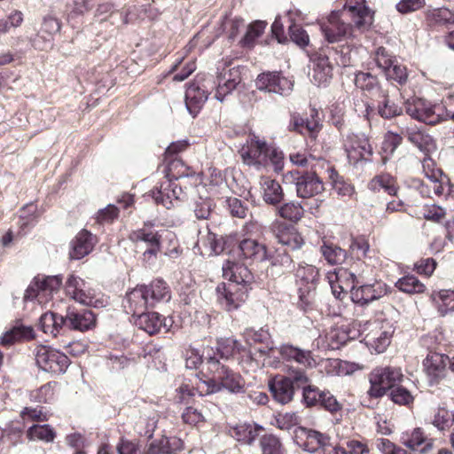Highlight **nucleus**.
I'll return each mask as SVG.
<instances>
[{
    "label": "nucleus",
    "instance_id": "f257e3e1",
    "mask_svg": "<svg viewBox=\"0 0 454 454\" xmlns=\"http://www.w3.org/2000/svg\"><path fill=\"white\" fill-rule=\"evenodd\" d=\"M223 277L228 283H221L216 287L218 300L226 310L238 309L246 301L253 283V274L242 264L227 261L223 264Z\"/></svg>",
    "mask_w": 454,
    "mask_h": 454
},
{
    "label": "nucleus",
    "instance_id": "f03ea898",
    "mask_svg": "<svg viewBox=\"0 0 454 454\" xmlns=\"http://www.w3.org/2000/svg\"><path fill=\"white\" fill-rule=\"evenodd\" d=\"M206 359L207 371L212 374V378L203 382L207 388L200 390V395L217 393L223 388L231 393L243 391L245 383L239 373L222 364L215 356L208 354Z\"/></svg>",
    "mask_w": 454,
    "mask_h": 454
},
{
    "label": "nucleus",
    "instance_id": "7ed1b4c3",
    "mask_svg": "<svg viewBox=\"0 0 454 454\" xmlns=\"http://www.w3.org/2000/svg\"><path fill=\"white\" fill-rule=\"evenodd\" d=\"M403 105L408 115L427 125H436L446 121L449 116V111L443 105L434 104L422 98H410Z\"/></svg>",
    "mask_w": 454,
    "mask_h": 454
},
{
    "label": "nucleus",
    "instance_id": "20e7f679",
    "mask_svg": "<svg viewBox=\"0 0 454 454\" xmlns=\"http://www.w3.org/2000/svg\"><path fill=\"white\" fill-rule=\"evenodd\" d=\"M403 105L408 115L427 125H436L446 121L449 116V111L443 105L434 104L422 98H410Z\"/></svg>",
    "mask_w": 454,
    "mask_h": 454
},
{
    "label": "nucleus",
    "instance_id": "39448f33",
    "mask_svg": "<svg viewBox=\"0 0 454 454\" xmlns=\"http://www.w3.org/2000/svg\"><path fill=\"white\" fill-rule=\"evenodd\" d=\"M340 50L335 47H326L323 52L317 53L311 59L313 61L312 81L318 86L327 84L333 76V67L329 58H334L337 65L346 67L349 59Z\"/></svg>",
    "mask_w": 454,
    "mask_h": 454
},
{
    "label": "nucleus",
    "instance_id": "423d86ee",
    "mask_svg": "<svg viewBox=\"0 0 454 454\" xmlns=\"http://www.w3.org/2000/svg\"><path fill=\"white\" fill-rule=\"evenodd\" d=\"M162 233L154 229L151 221L145 222L143 227L129 232V239L134 244L144 243L146 249L143 252V260L153 263L155 262L161 248Z\"/></svg>",
    "mask_w": 454,
    "mask_h": 454
},
{
    "label": "nucleus",
    "instance_id": "0eeeda50",
    "mask_svg": "<svg viewBox=\"0 0 454 454\" xmlns=\"http://www.w3.org/2000/svg\"><path fill=\"white\" fill-rule=\"evenodd\" d=\"M215 80L212 75H199L188 86L185 91V106L189 113L196 116L209 93L215 90Z\"/></svg>",
    "mask_w": 454,
    "mask_h": 454
},
{
    "label": "nucleus",
    "instance_id": "6e6552de",
    "mask_svg": "<svg viewBox=\"0 0 454 454\" xmlns=\"http://www.w3.org/2000/svg\"><path fill=\"white\" fill-rule=\"evenodd\" d=\"M64 289L67 296L81 304L95 308L106 306L105 299L96 297L94 291L88 287L85 280L74 274L67 277Z\"/></svg>",
    "mask_w": 454,
    "mask_h": 454
},
{
    "label": "nucleus",
    "instance_id": "1a4fd4ad",
    "mask_svg": "<svg viewBox=\"0 0 454 454\" xmlns=\"http://www.w3.org/2000/svg\"><path fill=\"white\" fill-rule=\"evenodd\" d=\"M400 369L393 367L375 368L370 374L371 387L368 394L372 397H381L387 390H391L402 380Z\"/></svg>",
    "mask_w": 454,
    "mask_h": 454
},
{
    "label": "nucleus",
    "instance_id": "9d476101",
    "mask_svg": "<svg viewBox=\"0 0 454 454\" xmlns=\"http://www.w3.org/2000/svg\"><path fill=\"white\" fill-rule=\"evenodd\" d=\"M343 149L350 163L372 161L373 148L364 133H348L342 140Z\"/></svg>",
    "mask_w": 454,
    "mask_h": 454
},
{
    "label": "nucleus",
    "instance_id": "9b49d317",
    "mask_svg": "<svg viewBox=\"0 0 454 454\" xmlns=\"http://www.w3.org/2000/svg\"><path fill=\"white\" fill-rule=\"evenodd\" d=\"M35 356L37 366L47 372L63 373L70 364V360L67 355L47 346L37 347Z\"/></svg>",
    "mask_w": 454,
    "mask_h": 454
},
{
    "label": "nucleus",
    "instance_id": "f8f14e48",
    "mask_svg": "<svg viewBox=\"0 0 454 454\" xmlns=\"http://www.w3.org/2000/svg\"><path fill=\"white\" fill-rule=\"evenodd\" d=\"M270 348L268 346H260L258 348H254V350L251 348L247 349L243 347L236 339L228 337V338H221L217 340V354L221 358L230 359L233 357L236 354L241 355L242 359H246V361L252 362L255 360V356L257 353L260 356H264Z\"/></svg>",
    "mask_w": 454,
    "mask_h": 454
},
{
    "label": "nucleus",
    "instance_id": "ddd939ff",
    "mask_svg": "<svg viewBox=\"0 0 454 454\" xmlns=\"http://www.w3.org/2000/svg\"><path fill=\"white\" fill-rule=\"evenodd\" d=\"M288 128L291 131H295L315 139L323 129V121L319 117L317 109L312 107L309 110V114H307L305 117L298 113L291 114Z\"/></svg>",
    "mask_w": 454,
    "mask_h": 454
},
{
    "label": "nucleus",
    "instance_id": "4468645a",
    "mask_svg": "<svg viewBox=\"0 0 454 454\" xmlns=\"http://www.w3.org/2000/svg\"><path fill=\"white\" fill-rule=\"evenodd\" d=\"M286 180L289 182L288 190L295 191L301 198H310L324 191L323 182L309 173L295 177L293 171H288Z\"/></svg>",
    "mask_w": 454,
    "mask_h": 454
},
{
    "label": "nucleus",
    "instance_id": "2eb2a0df",
    "mask_svg": "<svg viewBox=\"0 0 454 454\" xmlns=\"http://www.w3.org/2000/svg\"><path fill=\"white\" fill-rule=\"evenodd\" d=\"M294 275L297 280L309 285L305 291H302L301 287L299 288L301 294L298 306L301 310L306 312L309 309H310L311 306L310 291L311 288H314L315 286V283L319 276V271L313 265L299 264L298 268L295 270Z\"/></svg>",
    "mask_w": 454,
    "mask_h": 454
},
{
    "label": "nucleus",
    "instance_id": "dca6fc26",
    "mask_svg": "<svg viewBox=\"0 0 454 454\" xmlns=\"http://www.w3.org/2000/svg\"><path fill=\"white\" fill-rule=\"evenodd\" d=\"M450 357L444 354L429 351L423 361L424 370L431 385L438 384L448 373Z\"/></svg>",
    "mask_w": 454,
    "mask_h": 454
},
{
    "label": "nucleus",
    "instance_id": "f3484780",
    "mask_svg": "<svg viewBox=\"0 0 454 454\" xmlns=\"http://www.w3.org/2000/svg\"><path fill=\"white\" fill-rule=\"evenodd\" d=\"M65 327L69 330L85 332L96 325V316L89 309L68 307L64 316Z\"/></svg>",
    "mask_w": 454,
    "mask_h": 454
},
{
    "label": "nucleus",
    "instance_id": "a211bd4d",
    "mask_svg": "<svg viewBox=\"0 0 454 454\" xmlns=\"http://www.w3.org/2000/svg\"><path fill=\"white\" fill-rule=\"evenodd\" d=\"M371 330L364 337V342L367 347L376 353H383L391 341L393 331L391 326L387 324L374 322L370 325Z\"/></svg>",
    "mask_w": 454,
    "mask_h": 454
},
{
    "label": "nucleus",
    "instance_id": "6ab92c4d",
    "mask_svg": "<svg viewBox=\"0 0 454 454\" xmlns=\"http://www.w3.org/2000/svg\"><path fill=\"white\" fill-rule=\"evenodd\" d=\"M306 369L286 364V403L294 399L295 391L302 390L310 382Z\"/></svg>",
    "mask_w": 454,
    "mask_h": 454
},
{
    "label": "nucleus",
    "instance_id": "aec40b11",
    "mask_svg": "<svg viewBox=\"0 0 454 454\" xmlns=\"http://www.w3.org/2000/svg\"><path fill=\"white\" fill-rule=\"evenodd\" d=\"M241 82V76L238 68L223 69L215 81V98L223 102L224 98L233 91L237 85Z\"/></svg>",
    "mask_w": 454,
    "mask_h": 454
},
{
    "label": "nucleus",
    "instance_id": "412c9836",
    "mask_svg": "<svg viewBox=\"0 0 454 454\" xmlns=\"http://www.w3.org/2000/svg\"><path fill=\"white\" fill-rule=\"evenodd\" d=\"M184 195L183 189L172 180H167L157 192H153L155 202L163 205L168 209L175 206L174 201L183 200Z\"/></svg>",
    "mask_w": 454,
    "mask_h": 454
},
{
    "label": "nucleus",
    "instance_id": "4be33fe9",
    "mask_svg": "<svg viewBox=\"0 0 454 454\" xmlns=\"http://www.w3.org/2000/svg\"><path fill=\"white\" fill-rule=\"evenodd\" d=\"M349 24L340 20L339 12H333L327 21L321 25V30L328 43H336L346 36Z\"/></svg>",
    "mask_w": 454,
    "mask_h": 454
},
{
    "label": "nucleus",
    "instance_id": "5701e85b",
    "mask_svg": "<svg viewBox=\"0 0 454 454\" xmlns=\"http://www.w3.org/2000/svg\"><path fill=\"white\" fill-rule=\"evenodd\" d=\"M268 145L260 140L257 137L253 136L247 145H244L239 150V154L245 164L255 165L264 161L265 153Z\"/></svg>",
    "mask_w": 454,
    "mask_h": 454
},
{
    "label": "nucleus",
    "instance_id": "b1692460",
    "mask_svg": "<svg viewBox=\"0 0 454 454\" xmlns=\"http://www.w3.org/2000/svg\"><path fill=\"white\" fill-rule=\"evenodd\" d=\"M400 441L410 450L421 453L430 451L434 445V440L427 438L419 427L413 429L411 432H403Z\"/></svg>",
    "mask_w": 454,
    "mask_h": 454
},
{
    "label": "nucleus",
    "instance_id": "393cba45",
    "mask_svg": "<svg viewBox=\"0 0 454 454\" xmlns=\"http://www.w3.org/2000/svg\"><path fill=\"white\" fill-rule=\"evenodd\" d=\"M150 303L145 286H140L127 294L124 308L134 317H137L150 306Z\"/></svg>",
    "mask_w": 454,
    "mask_h": 454
},
{
    "label": "nucleus",
    "instance_id": "a878e982",
    "mask_svg": "<svg viewBox=\"0 0 454 454\" xmlns=\"http://www.w3.org/2000/svg\"><path fill=\"white\" fill-rule=\"evenodd\" d=\"M386 294L383 284L375 283L372 285H363L352 291V301L360 305L368 304L371 301L380 299Z\"/></svg>",
    "mask_w": 454,
    "mask_h": 454
},
{
    "label": "nucleus",
    "instance_id": "bb28decb",
    "mask_svg": "<svg viewBox=\"0 0 454 454\" xmlns=\"http://www.w3.org/2000/svg\"><path fill=\"white\" fill-rule=\"evenodd\" d=\"M93 246V235L87 230H82L71 243L70 258L73 260L82 259L92 251Z\"/></svg>",
    "mask_w": 454,
    "mask_h": 454
},
{
    "label": "nucleus",
    "instance_id": "cd10ccee",
    "mask_svg": "<svg viewBox=\"0 0 454 454\" xmlns=\"http://www.w3.org/2000/svg\"><path fill=\"white\" fill-rule=\"evenodd\" d=\"M184 449V442L176 437L163 436L151 442L145 454H176Z\"/></svg>",
    "mask_w": 454,
    "mask_h": 454
},
{
    "label": "nucleus",
    "instance_id": "c85d7f7f",
    "mask_svg": "<svg viewBox=\"0 0 454 454\" xmlns=\"http://www.w3.org/2000/svg\"><path fill=\"white\" fill-rule=\"evenodd\" d=\"M239 250L246 259L255 262H263L268 258L267 250L263 244L256 239L247 238L240 241Z\"/></svg>",
    "mask_w": 454,
    "mask_h": 454
},
{
    "label": "nucleus",
    "instance_id": "c756f323",
    "mask_svg": "<svg viewBox=\"0 0 454 454\" xmlns=\"http://www.w3.org/2000/svg\"><path fill=\"white\" fill-rule=\"evenodd\" d=\"M407 139L425 153H430L436 150L434 139L425 131L419 129H408Z\"/></svg>",
    "mask_w": 454,
    "mask_h": 454
},
{
    "label": "nucleus",
    "instance_id": "7c9ffc66",
    "mask_svg": "<svg viewBox=\"0 0 454 454\" xmlns=\"http://www.w3.org/2000/svg\"><path fill=\"white\" fill-rule=\"evenodd\" d=\"M292 363H296L304 368H311L314 366L315 360L309 350L286 344V364H292Z\"/></svg>",
    "mask_w": 454,
    "mask_h": 454
},
{
    "label": "nucleus",
    "instance_id": "2f4dec72",
    "mask_svg": "<svg viewBox=\"0 0 454 454\" xmlns=\"http://www.w3.org/2000/svg\"><path fill=\"white\" fill-rule=\"evenodd\" d=\"M136 325L150 335L157 333L166 323L157 312H143L136 319Z\"/></svg>",
    "mask_w": 454,
    "mask_h": 454
},
{
    "label": "nucleus",
    "instance_id": "473e14b6",
    "mask_svg": "<svg viewBox=\"0 0 454 454\" xmlns=\"http://www.w3.org/2000/svg\"><path fill=\"white\" fill-rule=\"evenodd\" d=\"M262 430V427L260 426L244 423L233 427L230 433L238 442L250 445L258 437Z\"/></svg>",
    "mask_w": 454,
    "mask_h": 454
},
{
    "label": "nucleus",
    "instance_id": "72a5a7b5",
    "mask_svg": "<svg viewBox=\"0 0 454 454\" xmlns=\"http://www.w3.org/2000/svg\"><path fill=\"white\" fill-rule=\"evenodd\" d=\"M319 250L324 259L330 265L342 264L347 258V252L344 249L325 238L322 239Z\"/></svg>",
    "mask_w": 454,
    "mask_h": 454
},
{
    "label": "nucleus",
    "instance_id": "f704fd0d",
    "mask_svg": "<svg viewBox=\"0 0 454 454\" xmlns=\"http://www.w3.org/2000/svg\"><path fill=\"white\" fill-rule=\"evenodd\" d=\"M39 326L44 333L57 336L65 327L64 316L55 312H46L39 319Z\"/></svg>",
    "mask_w": 454,
    "mask_h": 454
},
{
    "label": "nucleus",
    "instance_id": "c9c22d12",
    "mask_svg": "<svg viewBox=\"0 0 454 454\" xmlns=\"http://www.w3.org/2000/svg\"><path fill=\"white\" fill-rule=\"evenodd\" d=\"M34 337V329L31 326L19 325L7 331L0 338V343L3 346H10L17 341L32 340Z\"/></svg>",
    "mask_w": 454,
    "mask_h": 454
},
{
    "label": "nucleus",
    "instance_id": "e433bc0d",
    "mask_svg": "<svg viewBox=\"0 0 454 454\" xmlns=\"http://www.w3.org/2000/svg\"><path fill=\"white\" fill-rule=\"evenodd\" d=\"M343 12H348L356 27L360 30L368 29L372 24V17L369 8L365 5L345 6Z\"/></svg>",
    "mask_w": 454,
    "mask_h": 454
},
{
    "label": "nucleus",
    "instance_id": "4c0bfd02",
    "mask_svg": "<svg viewBox=\"0 0 454 454\" xmlns=\"http://www.w3.org/2000/svg\"><path fill=\"white\" fill-rule=\"evenodd\" d=\"M369 189L373 192L384 190L389 195H396L398 187L395 179L389 174H380L374 176L369 183Z\"/></svg>",
    "mask_w": 454,
    "mask_h": 454
},
{
    "label": "nucleus",
    "instance_id": "58836bf2",
    "mask_svg": "<svg viewBox=\"0 0 454 454\" xmlns=\"http://www.w3.org/2000/svg\"><path fill=\"white\" fill-rule=\"evenodd\" d=\"M403 107L394 98L384 94L377 106L379 115L384 119H392L403 114Z\"/></svg>",
    "mask_w": 454,
    "mask_h": 454
},
{
    "label": "nucleus",
    "instance_id": "ea45409f",
    "mask_svg": "<svg viewBox=\"0 0 454 454\" xmlns=\"http://www.w3.org/2000/svg\"><path fill=\"white\" fill-rule=\"evenodd\" d=\"M262 188L263 199L266 203L277 205L282 201L284 193L282 186L278 182L266 178L262 183Z\"/></svg>",
    "mask_w": 454,
    "mask_h": 454
},
{
    "label": "nucleus",
    "instance_id": "a19ab883",
    "mask_svg": "<svg viewBox=\"0 0 454 454\" xmlns=\"http://www.w3.org/2000/svg\"><path fill=\"white\" fill-rule=\"evenodd\" d=\"M280 76L277 73H267L258 75L256 79V87L260 90H267L269 92L282 95V87L280 84Z\"/></svg>",
    "mask_w": 454,
    "mask_h": 454
},
{
    "label": "nucleus",
    "instance_id": "79ce46f5",
    "mask_svg": "<svg viewBox=\"0 0 454 454\" xmlns=\"http://www.w3.org/2000/svg\"><path fill=\"white\" fill-rule=\"evenodd\" d=\"M60 30V23L58 19L52 16H47L43 19V22L42 24L41 33H45L48 37H44L45 43L44 46L41 47L42 50L46 49L51 45V37L59 33ZM38 38L35 39L34 46L35 48H40L39 46V38L43 37V35H38Z\"/></svg>",
    "mask_w": 454,
    "mask_h": 454
},
{
    "label": "nucleus",
    "instance_id": "37998d69",
    "mask_svg": "<svg viewBox=\"0 0 454 454\" xmlns=\"http://www.w3.org/2000/svg\"><path fill=\"white\" fill-rule=\"evenodd\" d=\"M27 437L29 441L52 442L56 437V432L48 424L33 425L27 429Z\"/></svg>",
    "mask_w": 454,
    "mask_h": 454
},
{
    "label": "nucleus",
    "instance_id": "c03bdc74",
    "mask_svg": "<svg viewBox=\"0 0 454 454\" xmlns=\"http://www.w3.org/2000/svg\"><path fill=\"white\" fill-rule=\"evenodd\" d=\"M147 295L150 300V306L161 300H169L170 294L167 284L161 279L153 281L149 286H145Z\"/></svg>",
    "mask_w": 454,
    "mask_h": 454
},
{
    "label": "nucleus",
    "instance_id": "a18cd8bd",
    "mask_svg": "<svg viewBox=\"0 0 454 454\" xmlns=\"http://www.w3.org/2000/svg\"><path fill=\"white\" fill-rule=\"evenodd\" d=\"M395 287L410 294H423L426 290L425 285L413 275H406L399 278L395 283Z\"/></svg>",
    "mask_w": 454,
    "mask_h": 454
},
{
    "label": "nucleus",
    "instance_id": "49530a36",
    "mask_svg": "<svg viewBox=\"0 0 454 454\" xmlns=\"http://www.w3.org/2000/svg\"><path fill=\"white\" fill-rule=\"evenodd\" d=\"M403 137L396 133L387 132L381 145L382 163L386 164L398 146L402 144Z\"/></svg>",
    "mask_w": 454,
    "mask_h": 454
},
{
    "label": "nucleus",
    "instance_id": "de8ad7c7",
    "mask_svg": "<svg viewBox=\"0 0 454 454\" xmlns=\"http://www.w3.org/2000/svg\"><path fill=\"white\" fill-rule=\"evenodd\" d=\"M311 167V175L317 176L319 180L323 182V179H333L337 176V171L330 164L329 161L318 159L315 162L310 163Z\"/></svg>",
    "mask_w": 454,
    "mask_h": 454
},
{
    "label": "nucleus",
    "instance_id": "09e8293b",
    "mask_svg": "<svg viewBox=\"0 0 454 454\" xmlns=\"http://www.w3.org/2000/svg\"><path fill=\"white\" fill-rule=\"evenodd\" d=\"M330 440L331 438L327 434L311 429L304 450L321 453Z\"/></svg>",
    "mask_w": 454,
    "mask_h": 454
},
{
    "label": "nucleus",
    "instance_id": "8fccbe9b",
    "mask_svg": "<svg viewBox=\"0 0 454 454\" xmlns=\"http://www.w3.org/2000/svg\"><path fill=\"white\" fill-rule=\"evenodd\" d=\"M325 338L330 348L339 349L342 345L346 344L349 336L345 329L341 327H333L326 333Z\"/></svg>",
    "mask_w": 454,
    "mask_h": 454
},
{
    "label": "nucleus",
    "instance_id": "3c124183",
    "mask_svg": "<svg viewBox=\"0 0 454 454\" xmlns=\"http://www.w3.org/2000/svg\"><path fill=\"white\" fill-rule=\"evenodd\" d=\"M266 27V23L261 20H256L251 23L240 41L242 47L252 48L254 45L256 38L262 35Z\"/></svg>",
    "mask_w": 454,
    "mask_h": 454
},
{
    "label": "nucleus",
    "instance_id": "603ef678",
    "mask_svg": "<svg viewBox=\"0 0 454 454\" xmlns=\"http://www.w3.org/2000/svg\"><path fill=\"white\" fill-rule=\"evenodd\" d=\"M336 280L340 283L342 291L349 289L350 292L356 288L358 281L356 276L347 269L340 268L334 270Z\"/></svg>",
    "mask_w": 454,
    "mask_h": 454
},
{
    "label": "nucleus",
    "instance_id": "864d4df0",
    "mask_svg": "<svg viewBox=\"0 0 454 454\" xmlns=\"http://www.w3.org/2000/svg\"><path fill=\"white\" fill-rule=\"evenodd\" d=\"M246 342L250 346H255L256 344H264L270 339V334L267 331L260 328L255 330L254 328H246L243 333Z\"/></svg>",
    "mask_w": 454,
    "mask_h": 454
},
{
    "label": "nucleus",
    "instance_id": "5fc2aeb1",
    "mask_svg": "<svg viewBox=\"0 0 454 454\" xmlns=\"http://www.w3.org/2000/svg\"><path fill=\"white\" fill-rule=\"evenodd\" d=\"M302 392V398L301 402L302 403L308 407H314L318 405L320 401V394L322 393L319 388L312 384L310 382L301 390Z\"/></svg>",
    "mask_w": 454,
    "mask_h": 454
},
{
    "label": "nucleus",
    "instance_id": "6e6d98bb",
    "mask_svg": "<svg viewBox=\"0 0 454 454\" xmlns=\"http://www.w3.org/2000/svg\"><path fill=\"white\" fill-rule=\"evenodd\" d=\"M387 80L396 82L400 85L406 83L408 80V73L405 66L399 64L397 61L390 67L385 73Z\"/></svg>",
    "mask_w": 454,
    "mask_h": 454
},
{
    "label": "nucleus",
    "instance_id": "4d7b16f0",
    "mask_svg": "<svg viewBox=\"0 0 454 454\" xmlns=\"http://www.w3.org/2000/svg\"><path fill=\"white\" fill-rule=\"evenodd\" d=\"M268 386L273 399L280 404H284V376L276 375L270 379Z\"/></svg>",
    "mask_w": 454,
    "mask_h": 454
},
{
    "label": "nucleus",
    "instance_id": "13d9d810",
    "mask_svg": "<svg viewBox=\"0 0 454 454\" xmlns=\"http://www.w3.org/2000/svg\"><path fill=\"white\" fill-rule=\"evenodd\" d=\"M389 396L395 403L399 405H409L413 402L411 392L398 384L390 390Z\"/></svg>",
    "mask_w": 454,
    "mask_h": 454
},
{
    "label": "nucleus",
    "instance_id": "bf43d9fd",
    "mask_svg": "<svg viewBox=\"0 0 454 454\" xmlns=\"http://www.w3.org/2000/svg\"><path fill=\"white\" fill-rule=\"evenodd\" d=\"M438 310L442 316L454 310V291L442 290L438 294Z\"/></svg>",
    "mask_w": 454,
    "mask_h": 454
},
{
    "label": "nucleus",
    "instance_id": "052dcab7",
    "mask_svg": "<svg viewBox=\"0 0 454 454\" xmlns=\"http://www.w3.org/2000/svg\"><path fill=\"white\" fill-rule=\"evenodd\" d=\"M264 161H268L273 166L274 171L279 172L284 168V156L281 151L277 148L268 145L267 152L265 153Z\"/></svg>",
    "mask_w": 454,
    "mask_h": 454
},
{
    "label": "nucleus",
    "instance_id": "680f3d73",
    "mask_svg": "<svg viewBox=\"0 0 454 454\" xmlns=\"http://www.w3.org/2000/svg\"><path fill=\"white\" fill-rule=\"evenodd\" d=\"M370 246L364 237L353 238L349 245L350 254L357 259L366 257Z\"/></svg>",
    "mask_w": 454,
    "mask_h": 454
},
{
    "label": "nucleus",
    "instance_id": "e2e57ef3",
    "mask_svg": "<svg viewBox=\"0 0 454 454\" xmlns=\"http://www.w3.org/2000/svg\"><path fill=\"white\" fill-rule=\"evenodd\" d=\"M181 418L184 423L194 427L204 423L206 420L202 412L192 406H187L182 412Z\"/></svg>",
    "mask_w": 454,
    "mask_h": 454
},
{
    "label": "nucleus",
    "instance_id": "0e129e2a",
    "mask_svg": "<svg viewBox=\"0 0 454 454\" xmlns=\"http://www.w3.org/2000/svg\"><path fill=\"white\" fill-rule=\"evenodd\" d=\"M319 405L331 413H335L341 410L342 405L337 401L334 395L328 390H324L319 395Z\"/></svg>",
    "mask_w": 454,
    "mask_h": 454
},
{
    "label": "nucleus",
    "instance_id": "69168bd1",
    "mask_svg": "<svg viewBox=\"0 0 454 454\" xmlns=\"http://www.w3.org/2000/svg\"><path fill=\"white\" fill-rule=\"evenodd\" d=\"M355 84L363 90L370 91L377 86L378 80L376 76L370 73L359 72L356 74Z\"/></svg>",
    "mask_w": 454,
    "mask_h": 454
},
{
    "label": "nucleus",
    "instance_id": "338daca9",
    "mask_svg": "<svg viewBox=\"0 0 454 454\" xmlns=\"http://www.w3.org/2000/svg\"><path fill=\"white\" fill-rule=\"evenodd\" d=\"M40 285L44 296H47L59 289L62 285V278L60 276L40 278Z\"/></svg>",
    "mask_w": 454,
    "mask_h": 454
},
{
    "label": "nucleus",
    "instance_id": "774afa93",
    "mask_svg": "<svg viewBox=\"0 0 454 454\" xmlns=\"http://www.w3.org/2000/svg\"><path fill=\"white\" fill-rule=\"evenodd\" d=\"M374 61L377 67L380 68L384 74L396 62V60L393 59L387 51L383 47L377 49Z\"/></svg>",
    "mask_w": 454,
    "mask_h": 454
}]
</instances>
